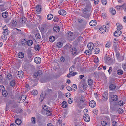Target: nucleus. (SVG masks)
Here are the masks:
<instances>
[{"label": "nucleus", "mask_w": 126, "mask_h": 126, "mask_svg": "<svg viewBox=\"0 0 126 126\" xmlns=\"http://www.w3.org/2000/svg\"><path fill=\"white\" fill-rule=\"evenodd\" d=\"M43 110L42 112L46 111V114L49 116L51 115V110L46 105H44L42 106Z\"/></svg>", "instance_id": "obj_1"}, {"label": "nucleus", "mask_w": 126, "mask_h": 126, "mask_svg": "<svg viewBox=\"0 0 126 126\" xmlns=\"http://www.w3.org/2000/svg\"><path fill=\"white\" fill-rule=\"evenodd\" d=\"M99 31L101 33H104L106 31V26L103 25L99 28Z\"/></svg>", "instance_id": "obj_2"}, {"label": "nucleus", "mask_w": 126, "mask_h": 126, "mask_svg": "<svg viewBox=\"0 0 126 126\" xmlns=\"http://www.w3.org/2000/svg\"><path fill=\"white\" fill-rule=\"evenodd\" d=\"M7 27L6 26H5L3 27L4 31L3 32V34L4 35H8L9 32V31L7 29Z\"/></svg>", "instance_id": "obj_3"}, {"label": "nucleus", "mask_w": 126, "mask_h": 126, "mask_svg": "<svg viewBox=\"0 0 126 126\" xmlns=\"http://www.w3.org/2000/svg\"><path fill=\"white\" fill-rule=\"evenodd\" d=\"M87 47L90 50H92L94 48V45L91 42L88 43Z\"/></svg>", "instance_id": "obj_4"}, {"label": "nucleus", "mask_w": 126, "mask_h": 126, "mask_svg": "<svg viewBox=\"0 0 126 126\" xmlns=\"http://www.w3.org/2000/svg\"><path fill=\"white\" fill-rule=\"evenodd\" d=\"M17 24V22L15 19L12 20L11 23L9 24V26L11 27H14Z\"/></svg>", "instance_id": "obj_5"}, {"label": "nucleus", "mask_w": 126, "mask_h": 126, "mask_svg": "<svg viewBox=\"0 0 126 126\" xmlns=\"http://www.w3.org/2000/svg\"><path fill=\"white\" fill-rule=\"evenodd\" d=\"M83 119L84 121L86 122L90 121V118L89 115L87 114H84L83 116Z\"/></svg>", "instance_id": "obj_6"}, {"label": "nucleus", "mask_w": 126, "mask_h": 126, "mask_svg": "<svg viewBox=\"0 0 126 126\" xmlns=\"http://www.w3.org/2000/svg\"><path fill=\"white\" fill-rule=\"evenodd\" d=\"M116 56L117 57V59L121 61L124 60V57L123 56H120V54L118 52H116Z\"/></svg>", "instance_id": "obj_7"}, {"label": "nucleus", "mask_w": 126, "mask_h": 126, "mask_svg": "<svg viewBox=\"0 0 126 126\" xmlns=\"http://www.w3.org/2000/svg\"><path fill=\"white\" fill-rule=\"evenodd\" d=\"M102 97V98L105 101H106L108 99V93L107 92H104L103 95Z\"/></svg>", "instance_id": "obj_8"}, {"label": "nucleus", "mask_w": 126, "mask_h": 126, "mask_svg": "<svg viewBox=\"0 0 126 126\" xmlns=\"http://www.w3.org/2000/svg\"><path fill=\"white\" fill-rule=\"evenodd\" d=\"M121 32L120 30H117L115 31L113 33L114 35L115 36H118L121 35Z\"/></svg>", "instance_id": "obj_9"}, {"label": "nucleus", "mask_w": 126, "mask_h": 126, "mask_svg": "<svg viewBox=\"0 0 126 126\" xmlns=\"http://www.w3.org/2000/svg\"><path fill=\"white\" fill-rule=\"evenodd\" d=\"M34 62L37 64H39L41 62V59L39 57H36L34 59Z\"/></svg>", "instance_id": "obj_10"}, {"label": "nucleus", "mask_w": 126, "mask_h": 126, "mask_svg": "<svg viewBox=\"0 0 126 126\" xmlns=\"http://www.w3.org/2000/svg\"><path fill=\"white\" fill-rule=\"evenodd\" d=\"M70 51L72 53L73 55H76L78 53V52H77L76 49L75 48H73L71 49Z\"/></svg>", "instance_id": "obj_11"}, {"label": "nucleus", "mask_w": 126, "mask_h": 126, "mask_svg": "<svg viewBox=\"0 0 126 126\" xmlns=\"http://www.w3.org/2000/svg\"><path fill=\"white\" fill-rule=\"evenodd\" d=\"M95 102L94 100L91 101L89 103V106L92 108H94L95 106Z\"/></svg>", "instance_id": "obj_12"}, {"label": "nucleus", "mask_w": 126, "mask_h": 126, "mask_svg": "<svg viewBox=\"0 0 126 126\" xmlns=\"http://www.w3.org/2000/svg\"><path fill=\"white\" fill-rule=\"evenodd\" d=\"M58 13L60 15H64L66 14V12L65 11L63 10H61L58 11Z\"/></svg>", "instance_id": "obj_13"}, {"label": "nucleus", "mask_w": 126, "mask_h": 126, "mask_svg": "<svg viewBox=\"0 0 126 126\" xmlns=\"http://www.w3.org/2000/svg\"><path fill=\"white\" fill-rule=\"evenodd\" d=\"M23 73V72L22 71H19L18 72V75L19 77L21 78H22L24 75Z\"/></svg>", "instance_id": "obj_14"}, {"label": "nucleus", "mask_w": 126, "mask_h": 126, "mask_svg": "<svg viewBox=\"0 0 126 126\" xmlns=\"http://www.w3.org/2000/svg\"><path fill=\"white\" fill-rule=\"evenodd\" d=\"M26 97L27 96L26 95L21 96V97L19 98L20 101L22 102H23L25 100Z\"/></svg>", "instance_id": "obj_15"}, {"label": "nucleus", "mask_w": 126, "mask_h": 126, "mask_svg": "<svg viewBox=\"0 0 126 126\" xmlns=\"http://www.w3.org/2000/svg\"><path fill=\"white\" fill-rule=\"evenodd\" d=\"M110 11L111 13L113 15L115 14L116 13V11L115 9L113 8H111L110 9Z\"/></svg>", "instance_id": "obj_16"}, {"label": "nucleus", "mask_w": 126, "mask_h": 126, "mask_svg": "<svg viewBox=\"0 0 126 126\" xmlns=\"http://www.w3.org/2000/svg\"><path fill=\"white\" fill-rule=\"evenodd\" d=\"M89 24L91 26H94L96 25V23L95 21L94 20H93L89 22Z\"/></svg>", "instance_id": "obj_17"}, {"label": "nucleus", "mask_w": 126, "mask_h": 126, "mask_svg": "<svg viewBox=\"0 0 126 126\" xmlns=\"http://www.w3.org/2000/svg\"><path fill=\"white\" fill-rule=\"evenodd\" d=\"M118 96L116 95H112L111 97L112 100L115 101H117L118 99Z\"/></svg>", "instance_id": "obj_18"}, {"label": "nucleus", "mask_w": 126, "mask_h": 126, "mask_svg": "<svg viewBox=\"0 0 126 126\" xmlns=\"http://www.w3.org/2000/svg\"><path fill=\"white\" fill-rule=\"evenodd\" d=\"M67 102L65 101H63L62 103V105L63 108H66L67 106Z\"/></svg>", "instance_id": "obj_19"}, {"label": "nucleus", "mask_w": 126, "mask_h": 126, "mask_svg": "<svg viewBox=\"0 0 126 126\" xmlns=\"http://www.w3.org/2000/svg\"><path fill=\"white\" fill-rule=\"evenodd\" d=\"M27 44L28 46H31L33 44V42L32 40H30L27 42Z\"/></svg>", "instance_id": "obj_20"}, {"label": "nucleus", "mask_w": 126, "mask_h": 126, "mask_svg": "<svg viewBox=\"0 0 126 126\" xmlns=\"http://www.w3.org/2000/svg\"><path fill=\"white\" fill-rule=\"evenodd\" d=\"M45 97V95H44L43 93L42 92L40 94V101L41 102L44 99Z\"/></svg>", "instance_id": "obj_21"}, {"label": "nucleus", "mask_w": 126, "mask_h": 126, "mask_svg": "<svg viewBox=\"0 0 126 126\" xmlns=\"http://www.w3.org/2000/svg\"><path fill=\"white\" fill-rule=\"evenodd\" d=\"M15 123L18 125H20L21 123V121L19 119H16L15 121Z\"/></svg>", "instance_id": "obj_22"}, {"label": "nucleus", "mask_w": 126, "mask_h": 126, "mask_svg": "<svg viewBox=\"0 0 126 126\" xmlns=\"http://www.w3.org/2000/svg\"><path fill=\"white\" fill-rule=\"evenodd\" d=\"M93 83V81L92 79H89L88 80V84L89 86H91Z\"/></svg>", "instance_id": "obj_23"}, {"label": "nucleus", "mask_w": 126, "mask_h": 126, "mask_svg": "<svg viewBox=\"0 0 126 126\" xmlns=\"http://www.w3.org/2000/svg\"><path fill=\"white\" fill-rule=\"evenodd\" d=\"M53 30L55 32H58L60 30V28L58 26H56L53 28Z\"/></svg>", "instance_id": "obj_24"}, {"label": "nucleus", "mask_w": 126, "mask_h": 126, "mask_svg": "<svg viewBox=\"0 0 126 126\" xmlns=\"http://www.w3.org/2000/svg\"><path fill=\"white\" fill-rule=\"evenodd\" d=\"M116 86L114 84H111L109 86V89L111 90H114Z\"/></svg>", "instance_id": "obj_25"}, {"label": "nucleus", "mask_w": 126, "mask_h": 126, "mask_svg": "<svg viewBox=\"0 0 126 126\" xmlns=\"http://www.w3.org/2000/svg\"><path fill=\"white\" fill-rule=\"evenodd\" d=\"M53 17V15L50 14L48 15L47 18L48 19L50 20Z\"/></svg>", "instance_id": "obj_26"}, {"label": "nucleus", "mask_w": 126, "mask_h": 126, "mask_svg": "<svg viewBox=\"0 0 126 126\" xmlns=\"http://www.w3.org/2000/svg\"><path fill=\"white\" fill-rule=\"evenodd\" d=\"M67 35L69 37H71L73 36L72 32L71 31H68L67 33Z\"/></svg>", "instance_id": "obj_27"}, {"label": "nucleus", "mask_w": 126, "mask_h": 126, "mask_svg": "<svg viewBox=\"0 0 126 126\" xmlns=\"http://www.w3.org/2000/svg\"><path fill=\"white\" fill-rule=\"evenodd\" d=\"M85 97L83 95H81L79 97V100L81 102H83L84 101Z\"/></svg>", "instance_id": "obj_28"}, {"label": "nucleus", "mask_w": 126, "mask_h": 126, "mask_svg": "<svg viewBox=\"0 0 126 126\" xmlns=\"http://www.w3.org/2000/svg\"><path fill=\"white\" fill-rule=\"evenodd\" d=\"M55 40V37L53 36H51L49 38V40L51 42H53Z\"/></svg>", "instance_id": "obj_29"}, {"label": "nucleus", "mask_w": 126, "mask_h": 126, "mask_svg": "<svg viewBox=\"0 0 126 126\" xmlns=\"http://www.w3.org/2000/svg\"><path fill=\"white\" fill-rule=\"evenodd\" d=\"M116 25L117 26H118L117 28V29L118 30H119L122 29V25L119 24V23H117Z\"/></svg>", "instance_id": "obj_30"}, {"label": "nucleus", "mask_w": 126, "mask_h": 126, "mask_svg": "<svg viewBox=\"0 0 126 126\" xmlns=\"http://www.w3.org/2000/svg\"><path fill=\"white\" fill-rule=\"evenodd\" d=\"M18 56L21 58H23L24 57V54L22 52H19L18 54Z\"/></svg>", "instance_id": "obj_31"}, {"label": "nucleus", "mask_w": 126, "mask_h": 126, "mask_svg": "<svg viewBox=\"0 0 126 126\" xmlns=\"http://www.w3.org/2000/svg\"><path fill=\"white\" fill-rule=\"evenodd\" d=\"M41 9V6L37 5L36 7V10L38 12L40 11Z\"/></svg>", "instance_id": "obj_32"}, {"label": "nucleus", "mask_w": 126, "mask_h": 126, "mask_svg": "<svg viewBox=\"0 0 126 126\" xmlns=\"http://www.w3.org/2000/svg\"><path fill=\"white\" fill-rule=\"evenodd\" d=\"M117 73L119 75H120L123 73V71L121 69H118L117 71Z\"/></svg>", "instance_id": "obj_33"}, {"label": "nucleus", "mask_w": 126, "mask_h": 126, "mask_svg": "<svg viewBox=\"0 0 126 126\" xmlns=\"http://www.w3.org/2000/svg\"><path fill=\"white\" fill-rule=\"evenodd\" d=\"M2 17L4 18H6L8 16V13L6 12H4L2 13Z\"/></svg>", "instance_id": "obj_34"}, {"label": "nucleus", "mask_w": 126, "mask_h": 126, "mask_svg": "<svg viewBox=\"0 0 126 126\" xmlns=\"http://www.w3.org/2000/svg\"><path fill=\"white\" fill-rule=\"evenodd\" d=\"M63 44L60 42H58L57 44V47L59 48H60L63 46Z\"/></svg>", "instance_id": "obj_35"}, {"label": "nucleus", "mask_w": 126, "mask_h": 126, "mask_svg": "<svg viewBox=\"0 0 126 126\" xmlns=\"http://www.w3.org/2000/svg\"><path fill=\"white\" fill-rule=\"evenodd\" d=\"M100 49L98 48L95 49L94 50V53L95 54H97L99 52Z\"/></svg>", "instance_id": "obj_36"}, {"label": "nucleus", "mask_w": 126, "mask_h": 126, "mask_svg": "<svg viewBox=\"0 0 126 126\" xmlns=\"http://www.w3.org/2000/svg\"><path fill=\"white\" fill-rule=\"evenodd\" d=\"M15 81L14 80H12L10 82V85L12 86H13L15 84Z\"/></svg>", "instance_id": "obj_37"}, {"label": "nucleus", "mask_w": 126, "mask_h": 126, "mask_svg": "<svg viewBox=\"0 0 126 126\" xmlns=\"http://www.w3.org/2000/svg\"><path fill=\"white\" fill-rule=\"evenodd\" d=\"M110 115L111 118V121L114 120L115 118H116L117 117V116L116 115H114L111 114Z\"/></svg>", "instance_id": "obj_38"}, {"label": "nucleus", "mask_w": 126, "mask_h": 126, "mask_svg": "<svg viewBox=\"0 0 126 126\" xmlns=\"http://www.w3.org/2000/svg\"><path fill=\"white\" fill-rule=\"evenodd\" d=\"M40 48V47L39 45H37L35 46V49L36 50H39Z\"/></svg>", "instance_id": "obj_39"}, {"label": "nucleus", "mask_w": 126, "mask_h": 126, "mask_svg": "<svg viewBox=\"0 0 126 126\" xmlns=\"http://www.w3.org/2000/svg\"><path fill=\"white\" fill-rule=\"evenodd\" d=\"M6 36V35H4V36H1V40H2V41H6L7 38V37Z\"/></svg>", "instance_id": "obj_40"}, {"label": "nucleus", "mask_w": 126, "mask_h": 126, "mask_svg": "<svg viewBox=\"0 0 126 126\" xmlns=\"http://www.w3.org/2000/svg\"><path fill=\"white\" fill-rule=\"evenodd\" d=\"M25 21V17L21 18L20 19V23H24Z\"/></svg>", "instance_id": "obj_41"}, {"label": "nucleus", "mask_w": 126, "mask_h": 126, "mask_svg": "<svg viewBox=\"0 0 126 126\" xmlns=\"http://www.w3.org/2000/svg\"><path fill=\"white\" fill-rule=\"evenodd\" d=\"M74 101L77 103H79V100L77 97H76L74 98Z\"/></svg>", "instance_id": "obj_42"}, {"label": "nucleus", "mask_w": 126, "mask_h": 126, "mask_svg": "<svg viewBox=\"0 0 126 126\" xmlns=\"http://www.w3.org/2000/svg\"><path fill=\"white\" fill-rule=\"evenodd\" d=\"M32 94L33 95H36L37 94V91L36 90H33L32 91Z\"/></svg>", "instance_id": "obj_43"}, {"label": "nucleus", "mask_w": 126, "mask_h": 126, "mask_svg": "<svg viewBox=\"0 0 126 126\" xmlns=\"http://www.w3.org/2000/svg\"><path fill=\"white\" fill-rule=\"evenodd\" d=\"M82 16L86 18H88L90 17V15L88 14H84Z\"/></svg>", "instance_id": "obj_44"}, {"label": "nucleus", "mask_w": 126, "mask_h": 126, "mask_svg": "<svg viewBox=\"0 0 126 126\" xmlns=\"http://www.w3.org/2000/svg\"><path fill=\"white\" fill-rule=\"evenodd\" d=\"M112 122V125L113 126H116L117 125V122L114 120L111 121Z\"/></svg>", "instance_id": "obj_45"}, {"label": "nucleus", "mask_w": 126, "mask_h": 126, "mask_svg": "<svg viewBox=\"0 0 126 126\" xmlns=\"http://www.w3.org/2000/svg\"><path fill=\"white\" fill-rule=\"evenodd\" d=\"M21 44L22 46H24L27 44V41H26L25 39H24L21 41Z\"/></svg>", "instance_id": "obj_46"}, {"label": "nucleus", "mask_w": 126, "mask_h": 126, "mask_svg": "<svg viewBox=\"0 0 126 126\" xmlns=\"http://www.w3.org/2000/svg\"><path fill=\"white\" fill-rule=\"evenodd\" d=\"M118 113H122L123 112V110L122 108H119L117 110Z\"/></svg>", "instance_id": "obj_47"}, {"label": "nucleus", "mask_w": 126, "mask_h": 126, "mask_svg": "<svg viewBox=\"0 0 126 126\" xmlns=\"http://www.w3.org/2000/svg\"><path fill=\"white\" fill-rule=\"evenodd\" d=\"M4 90V87L3 85L0 86V91L2 92Z\"/></svg>", "instance_id": "obj_48"}, {"label": "nucleus", "mask_w": 126, "mask_h": 126, "mask_svg": "<svg viewBox=\"0 0 126 126\" xmlns=\"http://www.w3.org/2000/svg\"><path fill=\"white\" fill-rule=\"evenodd\" d=\"M123 6V5H117L116 6L115 8L116 9L118 10L120 9Z\"/></svg>", "instance_id": "obj_49"}, {"label": "nucleus", "mask_w": 126, "mask_h": 126, "mask_svg": "<svg viewBox=\"0 0 126 126\" xmlns=\"http://www.w3.org/2000/svg\"><path fill=\"white\" fill-rule=\"evenodd\" d=\"M7 77L8 79H10L12 78V76L11 74H8L7 76Z\"/></svg>", "instance_id": "obj_50"}, {"label": "nucleus", "mask_w": 126, "mask_h": 126, "mask_svg": "<svg viewBox=\"0 0 126 126\" xmlns=\"http://www.w3.org/2000/svg\"><path fill=\"white\" fill-rule=\"evenodd\" d=\"M2 92V95L3 96L5 97L7 96V94H6V93L5 91V90H4L3 92Z\"/></svg>", "instance_id": "obj_51"}, {"label": "nucleus", "mask_w": 126, "mask_h": 126, "mask_svg": "<svg viewBox=\"0 0 126 126\" xmlns=\"http://www.w3.org/2000/svg\"><path fill=\"white\" fill-rule=\"evenodd\" d=\"M31 120L32 121V122L33 124H35V117H32L31 118Z\"/></svg>", "instance_id": "obj_52"}, {"label": "nucleus", "mask_w": 126, "mask_h": 126, "mask_svg": "<svg viewBox=\"0 0 126 126\" xmlns=\"http://www.w3.org/2000/svg\"><path fill=\"white\" fill-rule=\"evenodd\" d=\"M68 103L69 104H71L73 102V98H69L68 99Z\"/></svg>", "instance_id": "obj_53"}, {"label": "nucleus", "mask_w": 126, "mask_h": 126, "mask_svg": "<svg viewBox=\"0 0 126 126\" xmlns=\"http://www.w3.org/2000/svg\"><path fill=\"white\" fill-rule=\"evenodd\" d=\"M95 44L96 46L97 47L100 46V42L99 41H96L95 42Z\"/></svg>", "instance_id": "obj_54"}, {"label": "nucleus", "mask_w": 126, "mask_h": 126, "mask_svg": "<svg viewBox=\"0 0 126 126\" xmlns=\"http://www.w3.org/2000/svg\"><path fill=\"white\" fill-rule=\"evenodd\" d=\"M72 88L74 90H75L76 89L77 86L76 84H73L72 86Z\"/></svg>", "instance_id": "obj_55"}, {"label": "nucleus", "mask_w": 126, "mask_h": 126, "mask_svg": "<svg viewBox=\"0 0 126 126\" xmlns=\"http://www.w3.org/2000/svg\"><path fill=\"white\" fill-rule=\"evenodd\" d=\"M102 2L103 4L106 5L107 4L106 0H102Z\"/></svg>", "instance_id": "obj_56"}, {"label": "nucleus", "mask_w": 126, "mask_h": 126, "mask_svg": "<svg viewBox=\"0 0 126 126\" xmlns=\"http://www.w3.org/2000/svg\"><path fill=\"white\" fill-rule=\"evenodd\" d=\"M35 37L37 39H39L41 37L40 34H37L35 35Z\"/></svg>", "instance_id": "obj_57"}, {"label": "nucleus", "mask_w": 126, "mask_h": 126, "mask_svg": "<svg viewBox=\"0 0 126 126\" xmlns=\"http://www.w3.org/2000/svg\"><path fill=\"white\" fill-rule=\"evenodd\" d=\"M101 124L102 126H104L106 125L107 124V123L105 121L102 122Z\"/></svg>", "instance_id": "obj_58"}, {"label": "nucleus", "mask_w": 126, "mask_h": 126, "mask_svg": "<svg viewBox=\"0 0 126 126\" xmlns=\"http://www.w3.org/2000/svg\"><path fill=\"white\" fill-rule=\"evenodd\" d=\"M91 51H89L88 50H87L85 51L84 53L86 54L89 55V53H90L91 54Z\"/></svg>", "instance_id": "obj_59"}, {"label": "nucleus", "mask_w": 126, "mask_h": 126, "mask_svg": "<svg viewBox=\"0 0 126 126\" xmlns=\"http://www.w3.org/2000/svg\"><path fill=\"white\" fill-rule=\"evenodd\" d=\"M118 104L120 106H122L123 105V102L122 101H120L119 102Z\"/></svg>", "instance_id": "obj_60"}, {"label": "nucleus", "mask_w": 126, "mask_h": 126, "mask_svg": "<svg viewBox=\"0 0 126 126\" xmlns=\"http://www.w3.org/2000/svg\"><path fill=\"white\" fill-rule=\"evenodd\" d=\"M38 76H40L42 74V71L41 70H39L37 72Z\"/></svg>", "instance_id": "obj_61"}, {"label": "nucleus", "mask_w": 126, "mask_h": 126, "mask_svg": "<svg viewBox=\"0 0 126 126\" xmlns=\"http://www.w3.org/2000/svg\"><path fill=\"white\" fill-rule=\"evenodd\" d=\"M58 17L57 16H55L54 17L53 19V20L54 22H57L58 21Z\"/></svg>", "instance_id": "obj_62"}, {"label": "nucleus", "mask_w": 126, "mask_h": 126, "mask_svg": "<svg viewBox=\"0 0 126 126\" xmlns=\"http://www.w3.org/2000/svg\"><path fill=\"white\" fill-rule=\"evenodd\" d=\"M122 67L124 70H126V63L124 64L123 65H122Z\"/></svg>", "instance_id": "obj_63"}, {"label": "nucleus", "mask_w": 126, "mask_h": 126, "mask_svg": "<svg viewBox=\"0 0 126 126\" xmlns=\"http://www.w3.org/2000/svg\"><path fill=\"white\" fill-rule=\"evenodd\" d=\"M65 60L64 58L63 57H61L60 59V61L62 62H63Z\"/></svg>", "instance_id": "obj_64"}]
</instances>
